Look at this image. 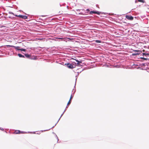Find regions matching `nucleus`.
<instances>
[{"label":"nucleus","instance_id":"obj_10","mask_svg":"<svg viewBox=\"0 0 149 149\" xmlns=\"http://www.w3.org/2000/svg\"><path fill=\"white\" fill-rule=\"evenodd\" d=\"M71 100H69V101L68 102V103L67 105L69 106L71 103Z\"/></svg>","mask_w":149,"mask_h":149},{"label":"nucleus","instance_id":"obj_15","mask_svg":"<svg viewBox=\"0 0 149 149\" xmlns=\"http://www.w3.org/2000/svg\"><path fill=\"white\" fill-rule=\"evenodd\" d=\"M72 98H73V96H72V95H71L70 97V100H71V99Z\"/></svg>","mask_w":149,"mask_h":149},{"label":"nucleus","instance_id":"obj_6","mask_svg":"<svg viewBox=\"0 0 149 149\" xmlns=\"http://www.w3.org/2000/svg\"><path fill=\"white\" fill-rule=\"evenodd\" d=\"M7 46H10V47H14L16 49H17V50H19V49L18 48L19 47H15V46H12V45H7Z\"/></svg>","mask_w":149,"mask_h":149},{"label":"nucleus","instance_id":"obj_7","mask_svg":"<svg viewBox=\"0 0 149 149\" xmlns=\"http://www.w3.org/2000/svg\"><path fill=\"white\" fill-rule=\"evenodd\" d=\"M75 61L77 62V65H80V63H81V61H79L77 60H75Z\"/></svg>","mask_w":149,"mask_h":149},{"label":"nucleus","instance_id":"obj_18","mask_svg":"<svg viewBox=\"0 0 149 149\" xmlns=\"http://www.w3.org/2000/svg\"><path fill=\"white\" fill-rule=\"evenodd\" d=\"M143 55H146V54H145L144 53H143Z\"/></svg>","mask_w":149,"mask_h":149},{"label":"nucleus","instance_id":"obj_21","mask_svg":"<svg viewBox=\"0 0 149 149\" xmlns=\"http://www.w3.org/2000/svg\"><path fill=\"white\" fill-rule=\"evenodd\" d=\"M142 59H143L145 60H146V58H143Z\"/></svg>","mask_w":149,"mask_h":149},{"label":"nucleus","instance_id":"obj_17","mask_svg":"<svg viewBox=\"0 0 149 149\" xmlns=\"http://www.w3.org/2000/svg\"><path fill=\"white\" fill-rule=\"evenodd\" d=\"M0 130H3L4 129L3 128H0Z\"/></svg>","mask_w":149,"mask_h":149},{"label":"nucleus","instance_id":"obj_4","mask_svg":"<svg viewBox=\"0 0 149 149\" xmlns=\"http://www.w3.org/2000/svg\"><path fill=\"white\" fill-rule=\"evenodd\" d=\"M125 17L127 19L130 20H132L133 19H134L133 17L130 15L129 16L128 15H126Z\"/></svg>","mask_w":149,"mask_h":149},{"label":"nucleus","instance_id":"obj_11","mask_svg":"<svg viewBox=\"0 0 149 149\" xmlns=\"http://www.w3.org/2000/svg\"><path fill=\"white\" fill-rule=\"evenodd\" d=\"M19 50H21V51H26V49H24L22 48V49H19Z\"/></svg>","mask_w":149,"mask_h":149},{"label":"nucleus","instance_id":"obj_2","mask_svg":"<svg viewBox=\"0 0 149 149\" xmlns=\"http://www.w3.org/2000/svg\"><path fill=\"white\" fill-rule=\"evenodd\" d=\"M15 16L19 17L20 18L26 19L27 18V17L25 15H15Z\"/></svg>","mask_w":149,"mask_h":149},{"label":"nucleus","instance_id":"obj_14","mask_svg":"<svg viewBox=\"0 0 149 149\" xmlns=\"http://www.w3.org/2000/svg\"><path fill=\"white\" fill-rule=\"evenodd\" d=\"M138 1L139 2H143V0H138Z\"/></svg>","mask_w":149,"mask_h":149},{"label":"nucleus","instance_id":"obj_19","mask_svg":"<svg viewBox=\"0 0 149 149\" xmlns=\"http://www.w3.org/2000/svg\"><path fill=\"white\" fill-rule=\"evenodd\" d=\"M58 38L59 39H63V38Z\"/></svg>","mask_w":149,"mask_h":149},{"label":"nucleus","instance_id":"obj_9","mask_svg":"<svg viewBox=\"0 0 149 149\" xmlns=\"http://www.w3.org/2000/svg\"><path fill=\"white\" fill-rule=\"evenodd\" d=\"M25 56L27 58H29L30 57V55H29L28 54H24Z\"/></svg>","mask_w":149,"mask_h":149},{"label":"nucleus","instance_id":"obj_13","mask_svg":"<svg viewBox=\"0 0 149 149\" xmlns=\"http://www.w3.org/2000/svg\"><path fill=\"white\" fill-rule=\"evenodd\" d=\"M140 54V53H135V54H133L132 55H139Z\"/></svg>","mask_w":149,"mask_h":149},{"label":"nucleus","instance_id":"obj_12","mask_svg":"<svg viewBox=\"0 0 149 149\" xmlns=\"http://www.w3.org/2000/svg\"><path fill=\"white\" fill-rule=\"evenodd\" d=\"M95 42L97 43H101V41L100 40H95Z\"/></svg>","mask_w":149,"mask_h":149},{"label":"nucleus","instance_id":"obj_3","mask_svg":"<svg viewBox=\"0 0 149 149\" xmlns=\"http://www.w3.org/2000/svg\"><path fill=\"white\" fill-rule=\"evenodd\" d=\"M27 133L24 131H15L13 133L14 134H19L21 133Z\"/></svg>","mask_w":149,"mask_h":149},{"label":"nucleus","instance_id":"obj_22","mask_svg":"<svg viewBox=\"0 0 149 149\" xmlns=\"http://www.w3.org/2000/svg\"><path fill=\"white\" fill-rule=\"evenodd\" d=\"M144 50H143V51L144 52Z\"/></svg>","mask_w":149,"mask_h":149},{"label":"nucleus","instance_id":"obj_1","mask_svg":"<svg viewBox=\"0 0 149 149\" xmlns=\"http://www.w3.org/2000/svg\"><path fill=\"white\" fill-rule=\"evenodd\" d=\"M65 64L67 65V67L69 68L73 69L74 68V65L72 64L68 63L67 64Z\"/></svg>","mask_w":149,"mask_h":149},{"label":"nucleus","instance_id":"obj_16","mask_svg":"<svg viewBox=\"0 0 149 149\" xmlns=\"http://www.w3.org/2000/svg\"><path fill=\"white\" fill-rule=\"evenodd\" d=\"M86 11L87 12H89L90 11V10L88 9H86Z\"/></svg>","mask_w":149,"mask_h":149},{"label":"nucleus","instance_id":"obj_8","mask_svg":"<svg viewBox=\"0 0 149 149\" xmlns=\"http://www.w3.org/2000/svg\"><path fill=\"white\" fill-rule=\"evenodd\" d=\"M18 55L20 57H23V58H24V56L23 55H22L21 54H18Z\"/></svg>","mask_w":149,"mask_h":149},{"label":"nucleus","instance_id":"obj_20","mask_svg":"<svg viewBox=\"0 0 149 149\" xmlns=\"http://www.w3.org/2000/svg\"><path fill=\"white\" fill-rule=\"evenodd\" d=\"M135 51H136V52H139H139H141V51H139L135 50Z\"/></svg>","mask_w":149,"mask_h":149},{"label":"nucleus","instance_id":"obj_5","mask_svg":"<svg viewBox=\"0 0 149 149\" xmlns=\"http://www.w3.org/2000/svg\"><path fill=\"white\" fill-rule=\"evenodd\" d=\"M93 13L96 14L98 15H100V13L98 11H91L90 13V14H92Z\"/></svg>","mask_w":149,"mask_h":149}]
</instances>
